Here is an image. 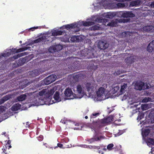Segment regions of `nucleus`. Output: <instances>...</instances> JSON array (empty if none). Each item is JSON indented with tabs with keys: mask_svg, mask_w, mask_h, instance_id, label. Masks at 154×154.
<instances>
[{
	"mask_svg": "<svg viewBox=\"0 0 154 154\" xmlns=\"http://www.w3.org/2000/svg\"><path fill=\"white\" fill-rule=\"evenodd\" d=\"M84 87V85L78 84L75 87H73L72 89L74 92L73 94L74 98H81L84 96L85 92Z\"/></svg>",
	"mask_w": 154,
	"mask_h": 154,
	"instance_id": "f257e3e1",
	"label": "nucleus"
},
{
	"mask_svg": "<svg viewBox=\"0 0 154 154\" xmlns=\"http://www.w3.org/2000/svg\"><path fill=\"white\" fill-rule=\"evenodd\" d=\"M84 88L88 92L93 93L94 91L95 84L91 82H86L84 84Z\"/></svg>",
	"mask_w": 154,
	"mask_h": 154,
	"instance_id": "f03ea898",
	"label": "nucleus"
},
{
	"mask_svg": "<svg viewBox=\"0 0 154 154\" xmlns=\"http://www.w3.org/2000/svg\"><path fill=\"white\" fill-rule=\"evenodd\" d=\"M98 47L101 50H105L108 47V44L102 41H100L97 44Z\"/></svg>",
	"mask_w": 154,
	"mask_h": 154,
	"instance_id": "7ed1b4c3",
	"label": "nucleus"
},
{
	"mask_svg": "<svg viewBox=\"0 0 154 154\" xmlns=\"http://www.w3.org/2000/svg\"><path fill=\"white\" fill-rule=\"evenodd\" d=\"M105 91V89L103 87H100L96 92L97 96L99 98H102L103 96Z\"/></svg>",
	"mask_w": 154,
	"mask_h": 154,
	"instance_id": "20e7f679",
	"label": "nucleus"
},
{
	"mask_svg": "<svg viewBox=\"0 0 154 154\" xmlns=\"http://www.w3.org/2000/svg\"><path fill=\"white\" fill-rule=\"evenodd\" d=\"M25 62V60L23 58L20 59L16 63L13 64V66L15 67H18L23 65Z\"/></svg>",
	"mask_w": 154,
	"mask_h": 154,
	"instance_id": "39448f33",
	"label": "nucleus"
},
{
	"mask_svg": "<svg viewBox=\"0 0 154 154\" xmlns=\"http://www.w3.org/2000/svg\"><path fill=\"white\" fill-rule=\"evenodd\" d=\"M135 16L132 11H127L123 12L122 14V17L124 18L134 17Z\"/></svg>",
	"mask_w": 154,
	"mask_h": 154,
	"instance_id": "423d86ee",
	"label": "nucleus"
},
{
	"mask_svg": "<svg viewBox=\"0 0 154 154\" xmlns=\"http://www.w3.org/2000/svg\"><path fill=\"white\" fill-rule=\"evenodd\" d=\"M147 122L148 123H154V111H151L149 114Z\"/></svg>",
	"mask_w": 154,
	"mask_h": 154,
	"instance_id": "0eeeda50",
	"label": "nucleus"
},
{
	"mask_svg": "<svg viewBox=\"0 0 154 154\" xmlns=\"http://www.w3.org/2000/svg\"><path fill=\"white\" fill-rule=\"evenodd\" d=\"M147 51L149 53L154 52V40L152 41L148 44L146 48Z\"/></svg>",
	"mask_w": 154,
	"mask_h": 154,
	"instance_id": "6e6552de",
	"label": "nucleus"
},
{
	"mask_svg": "<svg viewBox=\"0 0 154 154\" xmlns=\"http://www.w3.org/2000/svg\"><path fill=\"white\" fill-rule=\"evenodd\" d=\"M64 94L66 97H70L71 98H73L71 97L72 96L74 97V93L72 92L70 88H66L64 91Z\"/></svg>",
	"mask_w": 154,
	"mask_h": 154,
	"instance_id": "1a4fd4ad",
	"label": "nucleus"
},
{
	"mask_svg": "<svg viewBox=\"0 0 154 154\" xmlns=\"http://www.w3.org/2000/svg\"><path fill=\"white\" fill-rule=\"evenodd\" d=\"M84 75L81 73H79L75 75L73 78L76 82L82 80L83 79Z\"/></svg>",
	"mask_w": 154,
	"mask_h": 154,
	"instance_id": "9d476101",
	"label": "nucleus"
},
{
	"mask_svg": "<svg viewBox=\"0 0 154 154\" xmlns=\"http://www.w3.org/2000/svg\"><path fill=\"white\" fill-rule=\"evenodd\" d=\"M54 91L53 89H51L50 90L47 89V91L45 94L46 97L47 98H50L54 94Z\"/></svg>",
	"mask_w": 154,
	"mask_h": 154,
	"instance_id": "9b49d317",
	"label": "nucleus"
},
{
	"mask_svg": "<svg viewBox=\"0 0 154 154\" xmlns=\"http://www.w3.org/2000/svg\"><path fill=\"white\" fill-rule=\"evenodd\" d=\"M94 51L93 50H88L87 52V56L88 58H92L95 57L96 55L94 53Z\"/></svg>",
	"mask_w": 154,
	"mask_h": 154,
	"instance_id": "f8f14e48",
	"label": "nucleus"
},
{
	"mask_svg": "<svg viewBox=\"0 0 154 154\" xmlns=\"http://www.w3.org/2000/svg\"><path fill=\"white\" fill-rule=\"evenodd\" d=\"M30 48V47H26L19 48L18 49H14V51H13V53H17L23 51H24Z\"/></svg>",
	"mask_w": 154,
	"mask_h": 154,
	"instance_id": "ddd939ff",
	"label": "nucleus"
},
{
	"mask_svg": "<svg viewBox=\"0 0 154 154\" xmlns=\"http://www.w3.org/2000/svg\"><path fill=\"white\" fill-rule=\"evenodd\" d=\"M51 76H49L44 79V83L45 85L49 84L53 82V80H52Z\"/></svg>",
	"mask_w": 154,
	"mask_h": 154,
	"instance_id": "4468645a",
	"label": "nucleus"
},
{
	"mask_svg": "<svg viewBox=\"0 0 154 154\" xmlns=\"http://www.w3.org/2000/svg\"><path fill=\"white\" fill-rule=\"evenodd\" d=\"M143 30L146 32H152L154 31V27L152 26H147L144 27Z\"/></svg>",
	"mask_w": 154,
	"mask_h": 154,
	"instance_id": "2eb2a0df",
	"label": "nucleus"
},
{
	"mask_svg": "<svg viewBox=\"0 0 154 154\" xmlns=\"http://www.w3.org/2000/svg\"><path fill=\"white\" fill-rule=\"evenodd\" d=\"M46 36L42 37L39 38H38L35 40V42L36 43H38L40 42H46L49 41V40H47Z\"/></svg>",
	"mask_w": 154,
	"mask_h": 154,
	"instance_id": "dca6fc26",
	"label": "nucleus"
},
{
	"mask_svg": "<svg viewBox=\"0 0 154 154\" xmlns=\"http://www.w3.org/2000/svg\"><path fill=\"white\" fill-rule=\"evenodd\" d=\"M144 85V83L141 81H139L136 83V87L137 88V89L141 90L143 89Z\"/></svg>",
	"mask_w": 154,
	"mask_h": 154,
	"instance_id": "f3484780",
	"label": "nucleus"
},
{
	"mask_svg": "<svg viewBox=\"0 0 154 154\" xmlns=\"http://www.w3.org/2000/svg\"><path fill=\"white\" fill-rule=\"evenodd\" d=\"M13 53V51H12L10 50L9 52H7L5 53H2L0 54V59H1L2 57H8L10 56L12 53Z\"/></svg>",
	"mask_w": 154,
	"mask_h": 154,
	"instance_id": "a211bd4d",
	"label": "nucleus"
},
{
	"mask_svg": "<svg viewBox=\"0 0 154 154\" xmlns=\"http://www.w3.org/2000/svg\"><path fill=\"white\" fill-rule=\"evenodd\" d=\"M102 138V136L100 137H94L93 138L89 139L88 141L90 143H92L95 141H97L100 140Z\"/></svg>",
	"mask_w": 154,
	"mask_h": 154,
	"instance_id": "6ab92c4d",
	"label": "nucleus"
},
{
	"mask_svg": "<svg viewBox=\"0 0 154 154\" xmlns=\"http://www.w3.org/2000/svg\"><path fill=\"white\" fill-rule=\"evenodd\" d=\"M40 72L39 69H35L30 72V75L32 77H34L38 75Z\"/></svg>",
	"mask_w": 154,
	"mask_h": 154,
	"instance_id": "aec40b11",
	"label": "nucleus"
},
{
	"mask_svg": "<svg viewBox=\"0 0 154 154\" xmlns=\"http://www.w3.org/2000/svg\"><path fill=\"white\" fill-rule=\"evenodd\" d=\"M65 28L68 30L73 28H74L77 26L76 24L75 23H72L70 24H67L65 26Z\"/></svg>",
	"mask_w": 154,
	"mask_h": 154,
	"instance_id": "412c9836",
	"label": "nucleus"
},
{
	"mask_svg": "<svg viewBox=\"0 0 154 154\" xmlns=\"http://www.w3.org/2000/svg\"><path fill=\"white\" fill-rule=\"evenodd\" d=\"M63 32L61 30H54L52 32V35L53 36L61 35L62 34Z\"/></svg>",
	"mask_w": 154,
	"mask_h": 154,
	"instance_id": "4be33fe9",
	"label": "nucleus"
},
{
	"mask_svg": "<svg viewBox=\"0 0 154 154\" xmlns=\"http://www.w3.org/2000/svg\"><path fill=\"white\" fill-rule=\"evenodd\" d=\"M150 130L149 128H147L144 129L142 132V134L143 137H146L147 136L149 133Z\"/></svg>",
	"mask_w": 154,
	"mask_h": 154,
	"instance_id": "5701e85b",
	"label": "nucleus"
},
{
	"mask_svg": "<svg viewBox=\"0 0 154 154\" xmlns=\"http://www.w3.org/2000/svg\"><path fill=\"white\" fill-rule=\"evenodd\" d=\"M54 98L56 100L58 101H61V99L60 97L59 93L57 91H56L54 95Z\"/></svg>",
	"mask_w": 154,
	"mask_h": 154,
	"instance_id": "b1692460",
	"label": "nucleus"
},
{
	"mask_svg": "<svg viewBox=\"0 0 154 154\" xmlns=\"http://www.w3.org/2000/svg\"><path fill=\"white\" fill-rule=\"evenodd\" d=\"M127 84H124L122 85L121 86L120 90V94H122L125 92V89L127 88Z\"/></svg>",
	"mask_w": 154,
	"mask_h": 154,
	"instance_id": "393cba45",
	"label": "nucleus"
},
{
	"mask_svg": "<svg viewBox=\"0 0 154 154\" xmlns=\"http://www.w3.org/2000/svg\"><path fill=\"white\" fill-rule=\"evenodd\" d=\"M20 108V106L19 104H15L13 105L11 108L12 110L13 111L18 110Z\"/></svg>",
	"mask_w": 154,
	"mask_h": 154,
	"instance_id": "a878e982",
	"label": "nucleus"
},
{
	"mask_svg": "<svg viewBox=\"0 0 154 154\" xmlns=\"http://www.w3.org/2000/svg\"><path fill=\"white\" fill-rule=\"evenodd\" d=\"M117 24V22L116 21L112 20L109 23L107 24V26H110L114 27L116 26Z\"/></svg>",
	"mask_w": 154,
	"mask_h": 154,
	"instance_id": "bb28decb",
	"label": "nucleus"
},
{
	"mask_svg": "<svg viewBox=\"0 0 154 154\" xmlns=\"http://www.w3.org/2000/svg\"><path fill=\"white\" fill-rule=\"evenodd\" d=\"M146 142L149 145H154V139L149 138L147 139Z\"/></svg>",
	"mask_w": 154,
	"mask_h": 154,
	"instance_id": "cd10ccee",
	"label": "nucleus"
},
{
	"mask_svg": "<svg viewBox=\"0 0 154 154\" xmlns=\"http://www.w3.org/2000/svg\"><path fill=\"white\" fill-rule=\"evenodd\" d=\"M26 94H23L18 97L17 99L19 101H23L26 99Z\"/></svg>",
	"mask_w": 154,
	"mask_h": 154,
	"instance_id": "c85d7f7f",
	"label": "nucleus"
},
{
	"mask_svg": "<svg viewBox=\"0 0 154 154\" xmlns=\"http://www.w3.org/2000/svg\"><path fill=\"white\" fill-rule=\"evenodd\" d=\"M152 98L150 97H145L142 101V103H147L149 101H152Z\"/></svg>",
	"mask_w": 154,
	"mask_h": 154,
	"instance_id": "c756f323",
	"label": "nucleus"
},
{
	"mask_svg": "<svg viewBox=\"0 0 154 154\" xmlns=\"http://www.w3.org/2000/svg\"><path fill=\"white\" fill-rule=\"evenodd\" d=\"M93 22H90V21H88V22H83V25L84 26H90L92 25H93Z\"/></svg>",
	"mask_w": 154,
	"mask_h": 154,
	"instance_id": "7c9ffc66",
	"label": "nucleus"
},
{
	"mask_svg": "<svg viewBox=\"0 0 154 154\" xmlns=\"http://www.w3.org/2000/svg\"><path fill=\"white\" fill-rule=\"evenodd\" d=\"M26 54V53H21L18 55L14 56L13 57V58H14V60H15L20 57L23 56Z\"/></svg>",
	"mask_w": 154,
	"mask_h": 154,
	"instance_id": "2f4dec72",
	"label": "nucleus"
},
{
	"mask_svg": "<svg viewBox=\"0 0 154 154\" xmlns=\"http://www.w3.org/2000/svg\"><path fill=\"white\" fill-rule=\"evenodd\" d=\"M141 109L143 110H146L148 109V106L147 104H142Z\"/></svg>",
	"mask_w": 154,
	"mask_h": 154,
	"instance_id": "473e14b6",
	"label": "nucleus"
},
{
	"mask_svg": "<svg viewBox=\"0 0 154 154\" xmlns=\"http://www.w3.org/2000/svg\"><path fill=\"white\" fill-rule=\"evenodd\" d=\"M47 91V89H43L42 91L39 92V95L40 96H43L44 95L45 96L46 93Z\"/></svg>",
	"mask_w": 154,
	"mask_h": 154,
	"instance_id": "72a5a7b5",
	"label": "nucleus"
},
{
	"mask_svg": "<svg viewBox=\"0 0 154 154\" xmlns=\"http://www.w3.org/2000/svg\"><path fill=\"white\" fill-rule=\"evenodd\" d=\"M144 114L143 113H140L137 117V119L140 120L144 118Z\"/></svg>",
	"mask_w": 154,
	"mask_h": 154,
	"instance_id": "f704fd0d",
	"label": "nucleus"
},
{
	"mask_svg": "<svg viewBox=\"0 0 154 154\" xmlns=\"http://www.w3.org/2000/svg\"><path fill=\"white\" fill-rule=\"evenodd\" d=\"M107 123L111 122L113 121V118L112 116H109L106 118Z\"/></svg>",
	"mask_w": 154,
	"mask_h": 154,
	"instance_id": "c9c22d12",
	"label": "nucleus"
},
{
	"mask_svg": "<svg viewBox=\"0 0 154 154\" xmlns=\"http://www.w3.org/2000/svg\"><path fill=\"white\" fill-rule=\"evenodd\" d=\"M140 2L139 1L137 0L131 2V4L133 6H134L136 5H137L140 4Z\"/></svg>",
	"mask_w": 154,
	"mask_h": 154,
	"instance_id": "e433bc0d",
	"label": "nucleus"
},
{
	"mask_svg": "<svg viewBox=\"0 0 154 154\" xmlns=\"http://www.w3.org/2000/svg\"><path fill=\"white\" fill-rule=\"evenodd\" d=\"M11 95L10 94H8L7 95H6L3 97V98L6 101L9 99L10 98H11Z\"/></svg>",
	"mask_w": 154,
	"mask_h": 154,
	"instance_id": "4c0bfd02",
	"label": "nucleus"
},
{
	"mask_svg": "<svg viewBox=\"0 0 154 154\" xmlns=\"http://www.w3.org/2000/svg\"><path fill=\"white\" fill-rule=\"evenodd\" d=\"M100 27L97 25L94 26L91 28V29L92 30H98L100 29Z\"/></svg>",
	"mask_w": 154,
	"mask_h": 154,
	"instance_id": "58836bf2",
	"label": "nucleus"
},
{
	"mask_svg": "<svg viewBox=\"0 0 154 154\" xmlns=\"http://www.w3.org/2000/svg\"><path fill=\"white\" fill-rule=\"evenodd\" d=\"M100 114L99 113H93L91 115V119L96 118L97 116Z\"/></svg>",
	"mask_w": 154,
	"mask_h": 154,
	"instance_id": "ea45409f",
	"label": "nucleus"
},
{
	"mask_svg": "<svg viewBox=\"0 0 154 154\" xmlns=\"http://www.w3.org/2000/svg\"><path fill=\"white\" fill-rule=\"evenodd\" d=\"M106 16L107 18L111 19L114 17V15L113 14L109 13L106 15Z\"/></svg>",
	"mask_w": 154,
	"mask_h": 154,
	"instance_id": "a19ab883",
	"label": "nucleus"
},
{
	"mask_svg": "<svg viewBox=\"0 0 154 154\" xmlns=\"http://www.w3.org/2000/svg\"><path fill=\"white\" fill-rule=\"evenodd\" d=\"M114 146V145L112 143H111L109 144L107 146V149L109 150H111L113 147Z\"/></svg>",
	"mask_w": 154,
	"mask_h": 154,
	"instance_id": "79ce46f5",
	"label": "nucleus"
},
{
	"mask_svg": "<svg viewBox=\"0 0 154 154\" xmlns=\"http://www.w3.org/2000/svg\"><path fill=\"white\" fill-rule=\"evenodd\" d=\"M100 122L101 124H103L107 123V120H106V118H104V119H102L100 120Z\"/></svg>",
	"mask_w": 154,
	"mask_h": 154,
	"instance_id": "37998d69",
	"label": "nucleus"
},
{
	"mask_svg": "<svg viewBox=\"0 0 154 154\" xmlns=\"http://www.w3.org/2000/svg\"><path fill=\"white\" fill-rule=\"evenodd\" d=\"M77 40V38L76 36H72L70 39V40L72 42H75Z\"/></svg>",
	"mask_w": 154,
	"mask_h": 154,
	"instance_id": "c03bdc74",
	"label": "nucleus"
},
{
	"mask_svg": "<svg viewBox=\"0 0 154 154\" xmlns=\"http://www.w3.org/2000/svg\"><path fill=\"white\" fill-rule=\"evenodd\" d=\"M37 138L39 141H41L43 139V135H41L38 137H37Z\"/></svg>",
	"mask_w": 154,
	"mask_h": 154,
	"instance_id": "a18cd8bd",
	"label": "nucleus"
},
{
	"mask_svg": "<svg viewBox=\"0 0 154 154\" xmlns=\"http://www.w3.org/2000/svg\"><path fill=\"white\" fill-rule=\"evenodd\" d=\"M50 76H51V79L52 80H53V82L55 81L56 79V75H50Z\"/></svg>",
	"mask_w": 154,
	"mask_h": 154,
	"instance_id": "49530a36",
	"label": "nucleus"
},
{
	"mask_svg": "<svg viewBox=\"0 0 154 154\" xmlns=\"http://www.w3.org/2000/svg\"><path fill=\"white\" fill-rule=\"evenodd\" d=\"M129 19H123L122 20V22L123 23H126L130 21Z\"/></svg>",
	"mask_w": 154,
	"mask_h": 154,
	"instance_id": "de8ad7c7",
	"label": "nucleus"
},
{
	"mask_svg": "<svg viewBox=\"0 0 154 154\" xmlns=\"http://www.w3.org/2000/svg\"><path fill=\"white\" fill-rule=\"evenodd\" d=\"M5 101L3 98L0 99V104L4 103Z\"/></svg>",
	"mask_w": 154,
	"mask_h": 154,
	"instance_id": "09e8293b",
	"label": "nucleus"
},
{
	"mask_svg": "<svg viewBox=\"0 0 154 154\" xmlns=\"http://www.w3.org/2000/svg\"><path fill=\"white\" fill-rule=\"evenodd\" d=\"M38 28V27H32L31 28H30L29 29H30L32 31H33L35 29H37Z\"/></svg>",
	"mask_w": 154,
	"mask_h": 154,
	"instance_id": "8fccbe9b",
	"label": "nucleus"
},
{
	"mask_svg": "<svg viewBox=\"0 0 154 154\" xmlns=\"http://www.w3.org/2000/svg\"><path fill=\"white\" fill-rule=\"evenodd\" d=\"M57 146L60 148H62L63 147V145L62 144L60 143H58L57 144Z\"/></svg>",
	"mask_w": 154,
	"mask_h": 154,
	"instance_id": "3c124183",
	"label": "nucleus"
},
{
	"mask_svg": "<svg viewBox=\"0 0 154 154\" xmlns=\"http://www.w3.org/2000/svg\"><path fill=\"white\" fill-rule=\"evenodd\" d=\"M7 146H5V148H4L2 149V150H3V152L4 153H5L6 154V153H5V151L6 150Z\"/></svg>",
	"mask_w": 154,
	"mask_h": 154,
	"instance_id": "603ef678",
	"label": "nucleus"
},
{
	"mask_svg": "<svg viewBox=\"0 0 154 154\" xmlns=\"http://www.w3.org/2000/svg\"><path fill=\"white\" fill-rule=\"evenodd\" d=\"M116 1L118 2H123L124 1H127V0H115Z\"/></svg>",
	"mask_w": 154,
	"mask_h": 154,
	"instance_id": "864d4df0",
	"label": "nucleus"
},
{
	"mask_svg": "<svg viewBox=\"0 0 154 154\" xmlns=\"http://www.w3.org/2000/svg\"><path fill=\"white\" fill-rule=\"evenodd\" d=\"M150 6L152 8H154V2H152Z\"/></svg>",
	"mask_w": 154,
	"mask_h": 154,
	"instance_id": "5fc2aeb1",
	"label": "nucleus"
},
{
	"mask_svg": "<svg viewBox=\"0 0 154 154\" xmlns=\"http://www.w3.org/2000/svg\"><path fill=\"white\" fill-rule=\"evenodd\" d=\"M60 47V48L59 49V50H61L62 49V47L60 45H58L56 47H57V48H58V47Z\"/></svg>",
	"mask_w": 154,
	"mask_h": 154,
	"instance_id": "6e6d98bb",
	"label": "nucleus"
},
{
	"mask_svg": "<svg viewBox=\"0 0 154 154\" xmlns=\"http://www.w3.org/2000/svg\"><path fill=\"white\" fill-rule=\"evenodd\" d=\"M98 124V122H93V124L94 125H97Z\"/></svg>",
	"mask_w": 154,
	"mask_h": 154,
	"instance_id": "4d7b16f0",
	"label": "nucleus"
},
{
	"mask_svg": "<svg viewBox=\"0 0 154 154\" xmlns=\"http://www.w3.org/2000/svg\"><path fill=\"white\" fill-rule=\"evenodd\" d=\"M108 20L107 19H104V20H103V21L104 22H107V20Z\"/></svg>",
	"mask_w": 154,
	"mask_h": 154,
	"instance_id": "13d9d810",
	"label": "nucleus"
},
{
	"mask_svg": "<svg viewBox=\"0 0 154 154\" xmlns=\"http://www.w3.org/2000/svg\"><path fill=\"white\" fill-rule=\"evenodd\" d=\"M79 124L78 123H76L75 124V126H79Z\"/></svg>",
	"mask_w": 154,
	"mask_h": 154,
	"instance_id": "bf43d9fd",
	"label": "nucleus"
},
{
	"mask_svg": "<svg viewBox=\"0 0 154 154\" xmlns=\"http://www.w3.org/2000/svg\"><path fill=\"white\" fill-rule=\"evenodd\" d=\"M29 122H27L26 123V125H27L28 126H29Z\"/></svg>",
	"mask_w": 154,
	"mask_h": 154,
	"instance_id": "052dcab7",
	"label": "nucleus"
},
{
	"mask_svg": "<svg viewBox=\"0 0 154 154\" xmlns=\"http://www.w3.org/2000/svg\"><path fill=\"white\" fill-rule=\"evenodd\" d=\"M85 118L86 119H88V117L87 116H86L85 117Z\"/></svg>",
	"mask_w": 154,
	"mask_h": 154,
	"instance_id": "680f3d73",
	"label": "nucleus"
},
{
	"mask_svg": "<svg viewBox=\"0 0 154 154\" xmlns=\"http://www.w3.org/2000/svg\"><path fill=\"white\" fill-rule=\"evenodd\" d=\"M11 145H10L9 146L8 149H9L10 148H11Z\"/></svg>",
	"mask_w": 154,
	"mask_h": 154,
	"instance_id": "e2e57ef3",
	"label": "nucleus"
},
{
	"mask_svg": "<svg viewBox=\"0 0 154 154\" xmlns=\"http://www.w3.org/2000/svg\"><path fill=\"white\" fill-rule=\"evenodd\" d=\"M7 143L8 144H10V140L8 141Z\"/></svg>",
	"mask_w": 154,
	"mask_h": 154,
	"instance_id": "0e129e2a",
	"label": "nucleus"
},
{
	"mask_svg": "<svg viewBox=\"0 0 154 154\" xmlns=\"http://www.w3.org/2000/svg\"><path fill=\"white\" fill-rule=\"evenodd\" d=\"M130 57H128L127 58V60L129 59H130Z\"/></svg>",
	"mask_w": 154,
	"mask_h": 154,
	"instance_id": "69168bd1",
	"label": "nucleus"
},
{
	"mask_svg": "<svg viewBox=\"0 0 154 154\" xmlns=\"http://www.w3.org/2000/svg\"><path fill=\"white\" fill-rule=\"evenodd\" d=\"M19 42L20 43H21L22 42V41H20V42Z\"/></svg>",
	"mask_w": 154,
	"mask_h": 154,
	"instance_id": "338daca9",
	"label": "nucleus"
},
{
	"mask_svg": "<svg viewBox=\"0 0 154 154\" xmlns=\"http://www.w3.org/2000/svg\"><path fill=\"white\" fill-rule=\"evenodd\" d=\"M118 4V5H122V4L119 3Z\"/></svg>",
	"mask_w": 154,
	"mask_h": 154,
	"instance_id": "774afa93",
	"label": "nucleus"
}]
</instances>
